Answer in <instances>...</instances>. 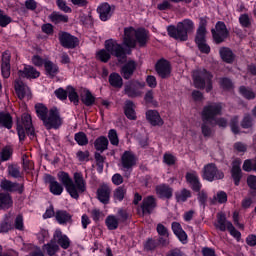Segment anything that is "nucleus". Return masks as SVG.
Wrapping results in <instances>:
<instances>
[{
    "mask_svg": "<svg viewBox=\"0 0 256 256\" xmlns=\"http://www.w3.org/2000/svg\"><path fill=\"white\" fill-rule=\"evenodd\" d=\"M223 105L221 103L210 102L204 106L201 113V132L203 137L211 139L215 136V125L213 124V115H222Z\"/></svg>",
    "mask_w": 256,
    "mask_h": 256,
    "instance_id": "nucleus-1",
    "label": "nucleus"
},
{
    "mask_svg": "<svg viewBox=\"0 0 256 256\" xmlns=\"http://www.w3.org/2000/svg\"><path fill=\"white\" fill-rule=\"evenodd\" d=\"M58 179L62 185H64L67 193H69L73 199H79V193H85V191H87V186L85 184L83 174L79 172L74 173L75 184L67 172H59Z\"/></svg>",
    "mask_w": 256,
    "mask_h": 256,
    "instance_id": "nucleus-2",
    "label": "nucleus"
},
{
    "mask_svg": "<svg viewBox=\"0 0 256 256\" xmlns=\"http://www.w3.org/2000/svg\"><path fill=\"white\" fill-rule=\"evenodd\" d=\"M169 37L176 39L177 41H187L189 39V33L195 31V23L191 19H184L179 22L177 26L170 25L167 27Z\"/></svg>",
    "mask_w": 256,
    "mask_h": 256,
    "instance_id": "nucleus-3",
    "label": "nucleus"
},
{
    "mask_svg": "<svg viewBox=\"0 0 256 256\" xmlns=\"http://www.w3.org/2000/svg\"><path fill=\"white\" fill-rule=\"evenodd\" d=\"M192 79L196 89H205L206 93L213 91V74L206 69H197L192 72Z\"/></svg>",
    "mask_w": 256,
    "mask_h": 256,
    "instance_id": "nucleus-4",
    "label": "nucleus"
},
{
    "mask_svg": "<svg viewBox=\"0 0 256 256\" xmlns=\"http://www.w3.org/2000/svg\"><path fill=\"white\" fill-rule=\"evenodd\" d=\"M25 131L30 139H35V128H33V121L29 114H24L22 124L17 125V133L20 141H25Z\"/></svg>",
    "mask_w": 256,
    "mask_h": 256,
    "instance_id": "nucleus-5",
    "label": "nucleus"
},
{
    "mask_svg": "<svg viewBox=\"0 0 256 256\" xmlns=\"http://www.w3.org/2000/svg\"><path fill=\"white\" fill-rule=\"evenodd\" d=\"M105 49L113 55V57H117L119 63H125L127 60V53L125 52V48L115 40L110 39L105 41Z\"/></svg>",
    "mask_w": 256,
    "mask_h": 256,
    "instance_id": "nucleus-6",
    "label": "nucleus"
},
{
    "mask_svg": "<svg viewBox=\"0 0 256 256\" xmlns=\"http://www.w3.org/2000/svg\"><path fill=\"white\" fill-rule=\"evenodd\" d=\"M44 127L49 131L51 129H59L63 125V119L57 108H51L43 120Z\"/></svg>",
    "mask_w": 256,
    "mask_h": 256,
    "instance_id": "nucleus-7",
    "label": "nucleus"
},
{
    "mask_svg": "<svg viewBox=\"0 0 256 256\" xmlns=\"http://www.w3.org/2000/svg\"><path fill=\"white\" fill-rule=\"evenodd\" d=\"M121 169L124 172V177L129 178L131 176V171L133 167L137 165V157L131 151H125L121 156Z\"/></svg>",
    "mask_w": 256,
    "mask_h": 256,
    "instance_id": "nucleus-8",
    "label": "nucleus"
},
{
    "mask_svg": "<svg viewBox=\"0 0 256 256\" xmlns=\"http://www.w3.org/2000/svg\"><path fill=\"white\" fill-rule=\"evenodd\" d=\"M203 179L206 181H219L225 178V173L223 171L217 169V165L215 163H209L203 168Z\"/></svg>",
    "mask_w": 256,
    "mask_h": 256,
    "instance_id": "nucleus-9",
    "label": "nucleus"
},
{
    "mask_svg": "<svg viewBox=\"0 0 256 256\" xmlns=\"http://www.w3.org/2000/svg\"><path fill=\"white\" fill-rule=\"evenodd\" d=\"M212 37L214 43L216 45H221V43H225L227 37H229V30H227V25L225 22L218 21L215 25V28L211 30Z\"/></svg>",
    "mask_w": 256,
    "mask_h": 256,
    "instance_id": "nucleus-10",
    "label": "nucleus"
},
{
    "mask_svg": "<svg viewBox=\"0 0 256 256\" xmlns=\"http://www.w3.org/2000/svg\"><path fill=\"white\" fill-rule=\"evenodd\" d=\"M58 39L60 45L65 49H75L79 45V38L71 35L69 32L60 31Z\"/></svg>",
    "mask_w": 256,
    "mask_h": 256,
    "instance_id": "nucleus-11",
    "label": "nucleus"
},
{
    "mask_svg": "<svg viewBox=\"0 0 256 256\" xmlns=\"http://www.w3.org/2000/svg\"><path fill=\"white\" fill-rule=\"evenodd\" d=\"M141 87L143 86L139 81L137 80L129 81L124 86V93L125 95L130 97V99L141 97V95H143V93L141 92Z\"/></svg>",
    "mask_w": 256,
    "mask_h": 256,
    "instance_id": "nucleus-12",
    "label": "nucleus"
},
{
    "mask_svg": "<svg viewBox=\"0 0 256 256\" xmlns=\"http://www.w3.org/2000/svg\"><path fill=\"white\" fill-rule=\"evenodd\" d=\"M155 69L161 79H168V77H171V64H169V61L165 59L158 61L155 65Z\"/></svg>",
    "mask_w": 256,
    "mask_h": 256,
    "instance_id": "nucleus-13",
    "label": "nucleus"
},
{
    "mask_svg": "<svg viewBox=\"0 0 256 256\" xmlns=\"http://www.w3.org/2000/svg\"><path fill=\"white\" fill-rule=\"evenodd\" d=\"M141 209L143 215H151L157 209V199L153 196L145 197L142 201Z\"/></svg>",
    "mask_w": 256,
    "mask_h": 256,
    "instance_id": "nucleus-14",
    "label": "nucleus"
},
{
    "mask_svg": "<svg viewBox=\"0 0 256 256\" xmlns=\"http://www.w3.org/2000/svg\"><path fill=\"white\" fill-rule=\"evenodd\" d=\"M135 71H137V62H135V60H129L121 67L120 75L123 77V79L129 81V79H131V77H133L135 74Z\"/></svg>",
    "mask_w": 256,
    "mask_h": 256,
    "instance_id": "nucleus-15",
    "label": "nucleus"
},
{
    "mask_svg": "<svg viewBox=\"0 0 256 256\" xmlns=\"http://www.w3.org/2000/svg\"><path fill=\"white\" fill-rule=\"evenodd\" d=\"M231 177L234 181V185L239 186L241 179H243V171L241 170V161L239 159L232 162Z\"/></svg>",
    "mask_w": 256,
    "mask_h": 256,
    "instance_id": "nucleus-16",
    "label": "nucleus"
},
{
    "mask_svg": "<svg viewBox=\"0 0 256 256\" xmlns=\"http://www.w3.org/2000/svg\"><path fill=\"white\" fill-rule=\"evenodd\" d=\"M135 31L136 30L133 27H128L124 29L123 45L131 49H134V47H136Z\"/></svg>",
    "mask_w": 256,
    "mask_h": 256,
    "instance_id": "nucleus-17",
    "label": "nucleus"
},
{
    "mask_svg": "<svg viewBox=\"0 0 256 256\" xmlns=\"http://www.w3.org/2000/svg\"><path fill=\"white\" fill-rule=\"evenodd\" d=\"M0 187L3 189V191H8L9 193H15V191H18L20 194L23 193V184L12 182L11 180H2Z\"/></svg>",
    "mask_w": 256,
    "mask_h": 256,
    "instance_id": "nucleus-18",
    "label": "nucleus"
},
{
    "mask_svg": "<svg viewBox=\"0 0 256 256\" xmlns=\"http://www.w3.org/2000/svg\"><path fill=\"white\" fill-rule=\"evenodd\" d=\"M1 71L4 79L11 77V54L7 51L2 54Z\"/></svg>",
    "mask_w": 256,
    "mask_h": 256,
    "instance_id": "nucleus-19",
    "label": "nucleus"
},
{
    "mask_svg": "<svg viewBox=\"0 0 256 256\" xmlns=\"http://www.w3.org/2000/svg\"><path fill=\"white\" fill-rule=\"evenodd\" d=\"M14 89L16 95L20 100H23L25 99V97L31 95V90L29 89V86L25 85V83H23V81L21 80H15Z\"/></svg>",
    "mask_w": 256,
    "mask_h": 256,
    "instance_id": "nucleus-20",
    "label": "nucleus"
},
{
    "mask_svg": "<svg viewBox=\"0 0 256 256\" xmlns=\"http://www.w3.org/2000/svg\"><path fill=\"white\" fill-rule=\"evenodd\" d=\"M56 244L62 248L67 249L68 247H71V240H69V237L67 235H64L61 230H56L53 238H52Z\"/></svg>",
    "mask_w": 256,
    "mask_h": 256,
    "instance_id": "nucleus-21",
    "label": "nucleus"
},
{
    "mask_svg": "<svg viewBox=\"0 0 256 256\" xmlns=\"http://www.w3.org/2000/svg\"><path fill=\"white\" fill-rule=\"evenodd\" d=\"M55 219L59 225H67V223L71 225L73 223V215L66 210H57Z\"/></svg>",
    "mask_w": 256,
    "mask_h": 256,
    "instance_id": "nucleus-22",
    "label": "nucleus"
},
{
    "mask_svg": "<svg viewBox=\"0 0 256 256\" xmlns=\"http://www.w3.org/2000/svg\"><path fill=\"white\" fill-rule=\"evenodd\" d=\"M97 197L100 203L107 205L109 203V197H111V188L107 184H103L97 190Z\"/></svg>",
    "mask_w": 256,
    "mask_h": 256,
    "instance_id": "nucleus-23",
    "label": "nucleus"
},
{
    "mask_svg": "<svg viewBox=\"0 0 256 256\" xmlns=\"http://www.w3.org/2000/svg\"><path fill=\"white\" fill-rule=\"evenodd\" d=\"M146 119L150 124L153 125V127H161V125H163V119L161 118V115H159V112L156 110L147 111Z\"/></svg>",
    "mask_w": 256,
    "mask_h": 256,
    "instance_id": "nucleus-24",
    "label": "nucleus"
},
{
    "mask_svg": "<svg viewBox=\"0 0 256 256\" xmlns=\"http://www.w3.org/2000/svg\"><path fill=\"white\" fill-rule=\"evenodd\" d=\"M19 77H26V79H37L41 73L33 66L26 65L23 70L18 71Z\"/></svg>",
    "mask_w": 256,
    "mask_h": 256,
    "instance_id": "nucleus-25",
    "label": "nucleus"
},
{
    "mask_svg": "<svg viewBox=\"0 0 256 256\" xmlns=\"http://www.w3.org/2000/svg\"><path fill=\"white\" fill-rule=\"evenodd\" d=\"M48 181L50 193H52V195H61V193H63V185L57 182V180H55V177L49 175Z\"/></svg>",
    "mask_w": 256,
    "mask_h": 256,
    "instance_id": "nucleus-26",
    "label": "nucleus"
},
{
    "mask_svg": "<svg viewBox=\"0 0 256 256\" xmlns=\"http://www.w3.org/2000/svg\"><path fill=\"white\" fill-rule=\"evenodd\" d=\"M186 181L191 185L193 191H201V182H199V177L195 173L187 172Z\"/></svg>",
    "mask_w": 256,
    "mask_h": 256,
    "instance_id": "nucleus-27",
    "label": "nucleus"
},
{
    "mask_svg": "<svg viewBox=\"0 0 256 256\" xmlns=\"http://www.w3.org/2000/svg\"><path fill=\"white\" fill-rule=\"evenodd\" d=\"M0 127L11 129L13 127V117L9 112L0 111Z\"/></svg>",
    "mask_w": 256,
    "mask_h": 256,
    "instance_id": "nucleus-28",
    "label": "nucleus"
},
{
    "mask_svg": "<svg viewBox=\"0 0 256 256\" xmlns=\"http://www.w3.org/2000/svg\"><path fill=\"white\" fill-rule=\"evenodd\" d=\"M124 113L127 117V119H130V121L137 120V114H135V103L131 100H126L125 107H124Z\"/></svg>",
    "mask_w": 256,
    "mask_h": 256,
    "instance_id": "nucleus-29",
    "label": "nucleus"
},
{
    "mask_svg": "<svg viewBox=\"0 0 256 256\" xmlns=\"http://www.w3.org/2000/svg\"><path fill=\"white\" fill-rule=\"evenodd\" d=\"M13 229H15V226H13V218H11V215H6L0 222V233H9V231H13Z\"/></svg>",
    "mask_w": 256,
    "mask_h": 256,
    "instance_id": "nucleus-30",
    "label": "nucleus"
},
{
    "mask_svg": "<svg viewBox=\"0 0 256 256\" xmlns=\"http://www.w3.org/2000/svg\"><path fill=\"white\" fill-rule=\"evenodd\" d=\"M135 35L136 43H139L140 47H145V45H147V39H149L147 30L144 28L137 29L135 30Z\"/></svg>",
    "mask_w": 256,
    "mask_h": 256,
    "instance_id": "nucleus-31",
    "label": "nucleus"
},
{
    "mask_svg": "<svg viewBox=\"0 0 256 256\" xmlns=\"http://www.w3.org/2000/svg\"><path fill=\"white\" fill-rule=\"evenodd\" d=\"M219 54L221 59L225 63H233V61H235V54L230 48H227V47L220 48Z\"/></svg>",
    "mask_w": 256,
    "mask_h": 256,
    "instance_id": "nucleus-32",
    "label": "nucleus"
},
{
    "mask_svg": "<svg viewBox=\"0 0 256 256\" xmlns=\"http://www.w3.org/2000/svg\"><path fill=\"white\" fill-rule=\"evenodd\" d=\"M101 21H107V19L111 18L112 12H111V5L108 3H103L102 5L99 6L97 9Z\"/></svg>",
    "mask_w": 256,
    "mask_h": 256,
    "instance_id": "nucleus-33",
    "label": "nucleus"
},
{
    "mask_svg": "<svg viewBox=\"0 0 256 256\" xmlns=\"http://www.w3.org/2000/svg\"><path fill=\"white\" fill-rule=\"evenodd\" d=\"M94 147L96 151L103 153V151H107L109 147V140L105 136H100L94 141Z\"/></svg>",
    "mask_w": 256,
    "mask_h": 256,
    "instance_id": "nucleus-34",
    "label": "nucleus"
},
{
    "mask_svg": "<svg viewBox=\"0 0 256 256\" xmlns=\"http://www.w3.org/2000/svg\"><path fill=\"white\" fill-rule=\"evenodd\" d=\"M156 193L164 199H171L173 197V188L163 184L156 187Z\"/></svg>",
    "mask_w": 256,
    "mask_h": 256,
    "instance_id": "nucleus-35",
    "label": "nucleus"
},
{
    "mask_svg": "<svg viewBox=\"0 0 256 256\" xmlns=\"http://www.w3.org/2000/svg\"><path fill=\"white\" fill-rule=\"evenodd\" d=\"M172 231L180 241H187V233L183 231L179 222H172Z\"/></svg>",
    "mask_w": 256,
    "mask_h": 256,
    "instance_id": "nucleus-36",
    "label": "nucleus"
},
{
    "mask_svg": "<svg viewBox=\"0 0 256 256\" xmlns=\"http://www.w3.org/2000/svg\"><path fill=\"white\" fill-rule=\"evenodd\" d=\"M108 81L112 87H115V89H121V87H123V78L119 75V73H111Z\"/></svg>",
    "mask_w": 256,
    "mask_h": 256,
    "instance_id": "nucleus-37",
    "label": "nucleus"
},
{
    "mask_svg": "<svg viewBox=\"0 0 256 256\" xmlns=\"http://www.w3.org/2000/svg\"><path fill=\"white\" fill-rule=\"evenodd\" d=\"M80 99L86 107H91L95 103V96L89 90H84L80 95Z\"/></svg>",
    "mask_w": 256,
    "mask_h": 256,
    "instance_id": "nucleus-38",
    "label": "nucleus"
},
{
    "mask_svg": "<svg viewBox=\"0 0 256 256\" xmlns=\"http://www.w3.org/2000/svg\"><path fill=\"white\" fill-rule=\"evenodd\" d=\"M43 249H45L49 256H54L60 250L59 244H57L53 238L49 243L43 245Z\"/></svg>",
    "mask_w": 256,
    "mask_h": 256,
    "instance_id": "nucleus-39",
    "label": "nucleus"
},
{
    "mask_svg": "<svg viewBox=\"0 0 256 256\" xmlns=\"http://www.w3.org/2000/svg\"><path fill=\"white\" fill-rule=\"evenodd\" d=\"M44 67L47 75H50L51 77H55V75L59 73V66L51 62V60H46L44 62Z\"/></svg>",
    "mask_w": 256,
    "mask_h": 256,
    "instance_id": "nucleus-40",
    "label": "nucleus"
},
{
    "mask_svg": "<svg viewBox=\"0 0 256 256\" xmlns=\"http://www.w3.org/2000/svg\"><path fill=\"white\" fill-rule=\"evenodd\" d=\"M227 223H231V222L227 221V217L225 216V213L219 212L217 214V224L215 225L216 229H219L220 231H226Z\"/></svg>",
    "mask_w": 256,
    "mask_h": 256,
    "instance_id": "nucleus-41",
    "label": "nucleus"
},
{
    "mask_svg": "<svg viewBox=\"0 0 256 256\" xmlns=\"http://www.w3.org/2000/svg\"><path fill=\"white\" fill-rule=\"evenodd\" d=\"M13 207V199L7 193H0V209H9Z\"/></svg>",
    "mask_w": 256,
    "mask_h": 256,
    "instance_id": "nucleus-42",
    "label": "nucleus"
},
{
    "mask_svg": "<svg viewBox=\"0 0 256 256\" xmlns=\"http://www.w3.org/2000/svg\"><path fill=\"white\" fill-rule=\"evenodd\" d=\"M35 111L37 117H39L42 122L46 119L47 115H49V109L44 104L38 103L35 105Z\"/></svg>",
    "mask_w": 256,
    "mask_h": 256,
    "instance_id": "nucleus-43",
    "label": "nucleus"
},
{
    "mask_svg": "<svg viewBox=\"0 0 256 256\" xmlns=\"http://www.w3.org/2000/svg\"><path fill=\"white\" fill-rule=\"evenodd\" d=\"M175 197L177 203H185V201L191 197V191L187 190V188H184L180 192H176Z\"/></svg>",
    "mask_w": 256,
    "mask_h": 256,
    "instance_id": "nucleus-44",
    "label": "nucleus"
},
{
    "mask_svg": "<svg viewBox=\"0 0 256 256\" xmlns=\"http://www.w3.org/2000/svg\"><path fill=\"white\" fill-rule=\"evenodd\" d=\"M50 20L52 23H67L69 21V16L60 14L59 12H53L50 15Z\"/></svg>",
    "mask_w": 256,
    "mask_h": 256,
    "instance_id": "nucleus-45",
    "label": "nucleus"
},
{
    "mask_svg": "<svg viewBox=\"0 0 256 256\" xmlns=\"http://www.w3.org/2000/svg\"><path fill=\"white\" fill-rule=\"evenodd\" d=\"M67 97L71 103H74V105H79V94H77V91H75V88L73 86L67 87Z\"/></svg>",
    "mask_w": 256,
    "mask_h": 256,
    "instance_id": "nucleus-46",
    "label": "nucleus"
},
{
    "mask_svg": "<svg viewBox=\"0 0 256 256\" xmlns=\"http://www.w3.org/2000/svg\"><path fill=\"white\" fill-rule=\"evenodd\" d=\"M239 93L242 97L248 100L255 99L256 97L255 92H253L251 88H247L245 86H240Z\"/></svg>",
    "mask_w": 256,
    "mask_h": 256,
    "instance_id": "nucleus-47",
    "label": "nucleus"
},
{
    "mask_svg": "<svg viewBox=\"0 0 256 256\" xmlns=\"http://www.w3.org/2000/svg\"><path fill=\"white\" fill-rule=\"evenodd\" d=\"M8 175L14 179H19L21 177V168L17 164H10L8 166Z\"/></svg>",
    "mask_w": 256,
    "mask_h": 256,
    "instance_id": "nucleus-48",
    "label": "nucleus"
},
{
    "mask_svg": "<svg viewBox=\"0 0 256 256\" xmlns=\"http://www.w3.org/2000/svg\"><path fill=\"white\" fill-rule=\"evenodd\" d=\"M105 223L109 231H115L119 227V220L115 216H108Z\"/></svg>",
    "mask_w": 256,
    "mask_h": 256,
    "instance_id": "nucleus-49",
    "label": "nucleus"
},
{
    "mask_svg": "<svg viewBox=\"0 0 256 256\" xmlns=\"http://www.w3.org/2000/svg\"><path fill=\"white\" fill-rule=\"evenodd\" d=\"M74 139H75L76 143H78V145H80V146H85L89 143L87 134H85L84 132L76 133Z\"/></svg>",
    "mask_w": 256,
    "mask_h": 256,
    "instance_id": "nucleus-50",
    "label": "nucleus"
},
{
    "mask_svg": "<svg viewBox=\"0 0 256 256\" xmlns=\"http://www.w3.org/2000/svg\"><path fill=\"white\" fill-rule=\"evenodd\" d=\"M94 159L96 161L99 173H103V167L106 159L105 156L101 155L99 152H95Z\"/></svg>",
    "mask_w": 256,
    "mask_h": 256,
    "instance_id": "nucleus-51",
    "label": "nucleus"
},
{
    "mask_svg": "<svg viewBox=\"0 0 256 256\" xmlns=\"http://www.w3.org/2000/svg\"><path fill=\"white\" fill-rule=\"evenodd\" d=\"M242 129H251L253 127V117L251 114H245L242 121H241Z\"/></svg>",
    "mask_w": 256,
    "mask_h": 256,
    "instance_id": "nucleus-52",
    "label": "nucleus"
},
{
    "mask_svg": "<svg viewBox=\"0 0 256 256\" xmlns=\"http://www.w3.org/2000/svg\"><path fill=\"white\" fill-rule=\"evenodd\" d=\"M13 19L11 16L5 14V11L0 9V27H7L9 23H12Z\"/></svg>",
    "mask_w": 256,
    "mask_h": 256,
    "instance_id": "nucleus-53",
    "label": "nucleus"
},
{
    "mask_svg": "<svg viewBox=\"0 0 256 256\" xmlns=\"http://www.w3.org/2000/svg\"><path fill=\"white\" fill-rule=\"evenodd\" d=\"M159 247L157 240L153 238H148L147 241L144 243L145 251H155Z\"/></svg>",
    "mask_w": 256,
    "mask_h": 256,
    "instance_id": "nucleus-54",
    "label": "nucleus"
},
{
    "mask_svg": "<svg viewBox=\"0 0 256 256\" xmlns=\"http://www.w3.org/2000/svg\"><path fill=\"white\" fill-rule=\"evenodd\" d=\"M97 58L102 62V63H108L109 59H111V53L107 51V49H102L97 52Z\"/></svg>",
    "mask_w": 256,
    "mask_h": 256,
    "instance_id": "nucleus-55",
    "label": "nucleus"
},
{
    "mask_svg": "<svg viewBox=\"0 0 256 256\" xmlns=\"http://www.w3.org/2000/svg\"><path fill=\"white\" fill-rule=\"evenodd\" d=\"M108 139L111 145H114L115 147H117V145H119V136L117 135V130L115 129L109 130Z\"/></svg>",
    "mask_w": 256,
    "mask_h": 256,
    "instance_id": "nucleus-56",
    "label": "nucleus"
},
{
    "mask_svg": "<svg viewBox=\"0 0 256 256\" xmlns=\"http://www.w3.org/2000/svg\"><path fill=\"white\" fill-rule=\"evenodd\" d=\"M207 35V30H201V29H197L196 31V36H195V43H205V41H207V39L205 38Z\"/></svg>",
    "mask_w": 256,
    "mask_h": 256,
    "instance_id": "nucleus-57",
    "label": "nucleus"
},
{
    "mask_svg": "<svg viewBox=\"0 0 256 256\" xmlns=\"http://www.w3.org/2000/svg\"><path fill=\"white\" fill-rule=\"evenodd\" d=\"M14 229H17V231H23L25 229V225L23 223V215H18L13 224Z\"/></svg>",
    "mask_w": 256,
    "mask_h": 256,
    "instance_id": "nucleus-58",
    "label": "nucleus"
},
{
    "mask_svg": "<svg viewBox=\"0 0 256 256\" xmlns=\"http://www.w3.org/2000/svg\"><path fill=\"white\" fill-rule=\"evenodd\" d=\"M227 229L230 233V235H232V237H235V239H241V232H239V230L235 229V227L233 226V223L231 222H227Z\"/></svg>",
    "mask_w": 256,
    "mask_h": 256,
    "instance_id": "nucleus-59",
    "label": "nucleus"
},
{
    "mask_svg": "<svg viewBox=\"0 0 256 256\" xmlns=\"http://www.w3.org/2000/svg\"><path fill=\"white\" fill-rule=\"evenodd\" d=\"M218 115H213V125L214 127H222L225 129L227 127V119L225 118H217Z\"/></svg>",
    "mask_w": 256,
    "mask_h": 256,
    "instance_id": "nucleus-60",
    "label": "nucleus"
},
{
    "mask_svg": "<svg viewBox=\"0 0 256 256\" xmlns=\"http://www.w3.org/2000/svg\"><path fill=\"white\" fill-rule=\"evenodd\" d=\"M13 155V150L10 147H5L1 151V161H9Z\"/></svg>",
    "mask_w": 256,
    "mask_h": 256,
    "instance_id": "nucleus-61",
    "label": "nucleus"
},
{
    "mask_svg": "<svg viewBox=\"0 0 256 256\" xmlns=\"http://www.w3.org/2000/svg\"><path fill=\"white\" fill-rule=\"evenodd\" d=\"M156 231L160 237H169V230L161 223L157 224Z\"/></svg>",
    "mask_w": 256,
    "mask_h": 256,
    "instance_id": "nucleus-62",
    "label": "nucleus"
},
{
    "mask_svg": "<svg viewBox=\"0 0 256 256\" xmlns=\"http://www.w3.org/2000/svg\"><path fill=\"white\" fill-rule=\"evenodd\" d=\"M214 201H218V203L223 204L227 203V193L225 191H220L214 196Z\"/></svg>",
    "mask_w": 256,
    "mask_h": 256,
    "instance_id": "nucleus-63",
    "label": "nucleus"
},
{
    "mask_svg": "<svg viewBox=\"0 0 256 256\" xmlns=\"http://www.w3.org/2000/svg\"><path fill=\"white\" fill-rule=\"evenodd\" d=\"M239 23H240V25H242V27H250L251 26V20L249 19V14L240 15Z\"/></svg>",
    "mask_w": 256,
    "mask_h": 256,
    "instance_id": "nucleus-64",
    "label": "nucleus"
}]
</instances>
